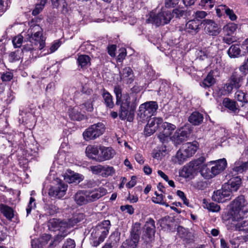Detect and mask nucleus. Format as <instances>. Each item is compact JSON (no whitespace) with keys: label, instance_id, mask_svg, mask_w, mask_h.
<instances>
[{"label":"nucleus","instance_id":"nucleus-1","mask_svg":"<svg viewBox=\"0 0 248 248\" xmlns=\"http://www.w3.org/2000/svg\"><path fill=\"white\" fill-rule=\"evenodd\" d=\"M114 92L116 95V104L120 106L119 116L121 120H126L128 122H132L134 118L136 107L134 105H130L131 98L136 100V94L125 93L122 94V89L119 86H116L114 89Z\"/></svg>","mask_w":248,"mask_h":248},{"label":"nucleus","instance_id":"nucleus-2","mask_svg":"<svg viewBox=\"0 0 248 248\" xmlns=\"http://www.w3.org/2000/svg\"><path fill=\"white\" fill-rule=\"evenodd\" d=\"M228 216L229 220L237 222L248 217V202L243 195L238 196L230 202Z\"/></svg>","mask_w":248,"mask_h":248},{"label":"nucleus","instance_id":"nucleus-3","mask_svg":"<svg viewBox=\"0 0 248 248\" xmlns=\"http://www.w3.org/2000/svg\"><path fill=\"white\" fill-rule=\"evenodd\" d=\"M67 221L61 220L57 218H52L49 220L48 227L50 231H59L58 233L54 239V243L61 241L69 233Z\"/></svg>","mask_w":248,"mask_h":248},{"label":"nucleus","instance_id":"nucleus-4","mask_svg":"<svg viewBox=\"0 0 248 248\" xmlns=\"http://www.w3.org/2000/svg\"><path fill=\"white\" fill-rule=\"evenodd\" d=\"M158 105L155 101H148L141 104L138 112L140 121L142 122L147 120L155 114Z\"/></svg>","mask_w":248,"mask_h":248},{"label":"nucleus","instance_id":"nucleus-5","mask_svg":"<svg viewBox=\"0 0 248 248\" xmlns=\"http://www.w3.org/2000/svg\"><path fill=\"white\" fill-rule=\"evenodd\" d=\"M42 29L38 25L31 26L28 30V35L31 34V40L30 42L37 46V49H42L45 46V38L43 36Z\"/></svg>","mask_w":248,"mask_h":248},{"label":"nucleus","instance_id":"nucleus-6","mask_svg":"<svg viewBox=\"0 0 248 248\" xmlns=\"http://www.w3.org/2000/svg\"><path fill=\"white\" fill-rule=\"evenodd\" d=\"M105 131V126L102 123H98L91 125L87 128L83 133V139L88 141L93 140L101 135H102Z\"/></svg>","mask_w":248,"mask_h":248},{"label":"nucleus","instance_id":"nucleus-7","mask_svg":"<svg viewBox=\"0 0 248 248\" xmlns=\"http://www.w3.org/2000/svg\"><path fill=\"white\" fill-rule=\"evenodd\" d=\"M140 223H135L131 229L129 237L123 242L122 246L125 245L130 248H136L140 240Z\"/></svg>","mask_w":248,"mask_h":248},{"label":"nucleus","instance_id":"nucleus-8","mask_svg":"<svg viewBox=\"0 0 248 248\" xmlns=\"http://www.w3.org/2000/svg\"><path fill=\"white\" fill-rule=\"evenodd\" d=\"M244 76L234 72L228 79L227 82L224 85L223 89L226 93H231L233 88H239L243 82Z\"/></svg>","mask_w":248,"mask_h":248},{"label":"nucleus","instance_id":"nucleus-9","mask_svg":"<svg viewBox=\"0 0 248 248\" xmlns=\"http://www.w3.org/2000/svg\"><path fill=\"white\" fill-rule=\"evenodd\" d=\"M155 232V220L152 218H147L143 228L142 239L147 243L151 242L154 239Z\"/></svg>","mask_w":248,"mask_h":248},{"label":"nucleus","instance_id":"nucleus-10","mask_svg":"<svg viewBox=\"0 0 248 248\" xmlns=\"http://www.w3.org/2000/svg\"><path fill=\"white\" fill-rule=\"evenodd\" d=\"M111 226L109 220H105L99 223L92 232L93 237H101L105 240L108 235Z\"/></svg>","mask_w":248,"mask_h":248},{"label":"nucleus","instance_id":"nucleus-11","mask_svg":"<svg viewBox=\"0 0 248 248\" xmlns=\"http://www.w3.org/2000/svg\"><path fill=\"white\" fill-rule=\"evenodd\" d=\"M57 184L55 186H51L48 191V194L51 197L60 199L63 197L66 193L67 185L61 180L57 181Z\"/></svg>","mask_w":248,"mask_h":248},{"label":"nucleus","instance_id":"nucleus-12","mask_svg":"<svg viewBox=\"0 0 248 248\" xmlns=\"http://www.w3.org/2000/svg\"><path fill=\"white\" fill-rule=\"evenodd\" d=\"M173 18L170 11H161L153 18V23L157 26L168 24Z\"/></svg>","mask_w":248,"mask_h":248},{"label":"nucleus","instance_id":"nucleus-13","mask_svg":"<svg viewBox=\"0 0 248 248\" xmlns=\"http://www.w3.org/2000/svg\"><path fill=\"white\" fill-rule=\"evenodd\" d=\"M89 203L93 202L105 196L107 193L106 189L103 187L85 190Z\"/></svg>","mask_w":248,"mask_h":248},{"label":"nucleus","instance_id":"nucleus-14","mask_svg":"<svg viewBox=\"0 0 248 248\" xmlns=\"http://www.w3.org/2000/svg\"><path fill=\"white\" fill-rule=\"evenodd\" d=\"M190 130L188 126H184L177 130L171 137L172 140L175 144H179L189 136Z\"/></svg>","mask_w":248,"mask_h":248},{"label":"nucleus","instance_id":"nucleus-15","mask_svg":"<svg viewBox=\"0 0 248 248\" xmlns=\"http://www.w3.org/2000/svg\"><path fill=\"white\" fill-rule=\"evenodd\" d=\"M162 119L160 117H155L150 119L145 126L144 132L146 136H150L154 134L157 128H160Z\"/></svg>","mask_w":248,"mask_h":248},{"label":"nucleus","instance_id":"nucleus-16","mask_svg":"<svg viewBox=\"0 0 248 248\" xmlns=\"http://www.w3.org/2000/svg\"><path fill=\"white\" fill-rule=\"evenodd\" d=\"M202 24L204 26L205 32L212 36H217L220 32V28L218 24L211 19H205Z\"/></svg>","mask_w":248,"mask_h":248},{"label":"nucleus","instance_id":"nucleus-17","mask_svg":"<svg viewBox=\"0 0 248 248\" xmlns=\"http://www.w3.org/2000/svg\"><path fill=\"white\" fill-rule=\"evenodd\" d=\"M226 186L223 188L215 191L212 195V199L213 201L218 202H224L231 199V192L226 189Z\"/></svg>","mask_w":248,"mask_h":248},{"label":"nucleus","instance_id":"nucleus-18","mask_svg":"<svg viewBox=\"0 0 248 248\" xmlns=\"http://www.w3.org/2000/svg\"><path fill=\"white\" fill-rule=\"evenodd\" d=\"M200 160H195L191 162L186 165H185L181 170V175L185 178H189L193 175L200 165Z\"/></svg>","mask_w":248,"mask_h":248},{"label":"nucleus","instance_id":"nucleus-19","mask_svg":"<svg viewBox=\"0 0 248 248\" xmlns=\"http://www.w3.org/2000/svg\"><path fill=\"white\" fill-rule=\"evenodd\" d=\"M99 149L101 153L96 159V160L99 162L109 160L112 158L115 155V151L111 147L100 146Z\"/></svg>","mask_w":248,"mask_h":248},{"label":"nucleus","instance_id":"nucleus-20","mask_svg":"<svg viewBox=\"0 0 248 248\" xmlns=\"http://www.w3.org/2000/svg\"><path fill=\"white\" fill-rule=\"evenodd\" d=\"M210 164L212 166V172L214 177L216 175L220 173L225 169L227 166V161L225 158H223L211 161L210 162Z\"/></svg>","mask_w":248,"mask_h":248},{"label":"nucleus","instance_id":"nucleus-21","mask_svg":"<svg viewBox=\"0 0 248 248\" xmlns=\"http://www.w3.org/2000/svg\"><path fill=\"white\" fill-rule=\"evenodd\" d=\"M198 148V143L196 141L187 142L183 144L181 149L184 154L189 158L193 156L196 152Z\"/></svg>","mask_w":248,"mask_h":248},{"label":"nucleus","instance_id":"nucleus-22","mask_svg":"<svg viewBox=\"0 0 248 248\" xmlns=\"http://www.w3.org/2000/svg\"><path fill=\"white\" fill-rule=\"evenodd\" d=\"M177 234L186 243H190L194 241L193 233L182 226L177 228Z\"/></svg>","mask_w":248,"mask_h":248},{"label":"nucleus","instance_id":"nucleus-23","mask_svg":"<svg viewBox=\"0 0 248 248\" xmlns=\"http://www.w3.org/2000/svg\"><path fill=\"white\" fill-rule=\"evenodd\" d=\"M241 184V179L239 176L233 177L230 179L226 186L229 191L232 192L236 191Z\"/></svg>","mask_w":248,"mask_h":248},{"label":"nucleus","instance_id":"nucleus-24","mask_svg":"<svg viewBox=\"0 0 248 248\" xmlns=\"http://www.w3.org/2000/svg\"><path fill=\"white\" fill-rule=\"evenodd\" d=\"M75 202L79 205L88 203L85 190L78 191L74 196Z\"/></svg>","mask_w":248,"mask_h":248},{"label":"nucleus","instance_id":"nucleus-25","mask_svg":"<svg viewBox=\"0 0 248 248\" xmlns=\"http://www.w3.org/2000/svg\"><path fill=\"white\" fill-rule=\"evenodd\" d=\"M233 173L235 172L234 175L239 173H242L243 172L248 170V161L247 162H242L240 160L236 161L234 164L233 167L232 169Z\"/></svg>","mask_w":248,"mask_h":248},{"label":"nucleus","instance_id":"nucleus-26","mask_svg":"<svg viewBox=\"0 0 248 248\" xmlns=\"http://www.w3.org/2000/svg\"><path fill=\"white\" fill-rule=\"evenodd\" d=\"M68 114L71 119L73 120L80 121L84 118V115L79 111L78 107L69 108Z\"/></svg>","mask_w":248,"mask_h":248},{"label":"nucleus","instance_id":"nucleus-27","mask_svg":"<svg viewBox=\"0 0 248 248\" xmlns=\"http://www.w3.org/2000/svg\"><path fill=\"white\" fill-rule=\"evenodd\" d=\"M231 227L232 230L242 232L248 236V220L233 224Z\"/></svg>","mask_w":248,"mask_h":248},{"label":"nucleus","instance_id":"nucleus-28","mask_svg":"<svg viewBox=\"0 0 248 248\" xmlns=\"http://www.w3.org/2000/svg\"><path fill=\"white\" fill-rule=\"evenodd\" d=\"M203 120V115L198 111L193 112L188 118V121L195 125L200 124L202 122Z\"/></svg>","mask_w":248,"mask_h":248},{"label":"nucleus","instance_id":"nucleus-29","mask_svg":"<svg viewBox=\"0 0 248 248\" xmlns=\"http://www.w3.org/2000/svg\"><path fill=\"white\" fill-rule=\"evenodd\" d=\"M188 157L186 156L180 148L175 155L171 158V161L174 164L181 165L184 163Z\"/></svg>","mask_w":248,"mask_h":248},{"label":"nucleus","instance_id":"nucleus-30","mask_svg":"<svg viewBox=\"0 0 248 248\" xmlns=\"http://www.w3.org/2000/svg\"><path fill=\"white\" fill-rule=\"evenodd\" d=\"M99 148L97 146L89 145L86 147L85 153L88 157L95 159L99 155Z\"/></svg>","mask_w":248,"mask_h":248},{"label":"nucleus","instance_id":"nucleus-31","mask_svg":"<svg viewBox=\"0 0 248 248\" xmlns=\"http://www.w3.org/2000/svg\"><path fill=\"white\" fill-rule=\"evenodd\" d=\"M210 162L208 164H202L201 166L200 171L202 175L206 179L213 177V172H212V167Z\"/></svg>","mask_w":248,"mask_h":248},{"label":"nucleus","instance_id":"nucleus-32","mask_svg":"<svg viewBox=\"0 0 248 248\" xmlns=\"http://www.w3.org/2000/svg\"><path fill=\"white\" fill-rule=\"evenodd\" d=\"M102 95L106 106L109 108H113L114 104L112 96L105 89L103 90Z\"/></svg>","mask_w":248,"mask_h":248},{"label":"nucleus","instance_id":"nucleus-33","mask_svg":"<svg viewBox=\"0 0 248 248\" xmlns=\"http://www.w3.org/2000/svg\"><path fill=\"white\" fill-rule=\"evenodd\" d=\"M175 128L176 126L175 125L167 122L163 123L162 121L161 124L160 125L159 131H162L166 133L167 135L170 136Z\"/></svg>","mask_w":248,"mask_h":248},{"label":"nucleus","instance_id":"nucleus-34","mask_svg":"<svg viewBox=\"0 0 248 248\" xmlns=\"http://www.w3.org/2000/svg\"><path fill=\"white\" fill-rule=\"evenodd\" d=\"M200 24L199 20H190L186 24V27L188 32H197L200 29Z\"/></svg>","mask_w":248,"mask_h":248},{"label":"nucleus","instance_id":"nucleus-35","mask_svg":"<svg viewBox=\"0 0 248 248\" xmlns=\"http://www.w3.org/2000/svg\"><path fill=\"white\" fill-rule=\"evenodd\" d=\"M0 211L3 216L8 219H11L14 217L13 209L9 206L1 203L0 204Z\"/></svg>","mask_w":248,"mask_h":248},{"label":"nucleus","instance_id":"nucleus-36","mask_svg":"<svg viewBox=\"0 0 248 248\" xmlns=\"http://www.w3.org/2000/svg\"><path fill=\"white\" fill-rule=\"evenodd\" d=\"M223 106L228 108L231 111L236 113L238 111V108L236 106L235 101L231 100L228 98H225L223 101Z\"/></svg>","mask_w":248,"mask_h":248},{"label":"nucleus","instance_id":"nucleus-37","mask_svg":"<svg viewBox=\"0 0 248 248\" xmlns=\"http://www.w3.org/2000/svg\"><path fill=\"white\" fill-rule=\"evenodd\" d=\"M214 72L210 71L206 77L203 79V81L201 84V86L206 88L210 87L212 86L216 82V79L214 78Z\"/></svg>","mask_w":248,"mask_h":248},{"label":"nucleus","instance_id":"nucleus-38","mask_svg":"<svg viewBox=\"0 0 248 248\" xmlns=\"http://www.w3.org/2000/svg\"><path fill=\"white\" fill-rule=\"evenodd\" d=\"M83 218L84 215L83 214L80 213L74 215L72 218L67 221L68 229H70L77 223L80 222Z\"/></svg>","mask_w":248,"mask_h":248},{"label":"nucleus","instance_id":"nucleus-39","mask_svg":"<svg viewBox=\"0 0 248 248\" xmlns=\"http://www.w3.org/2000/svg\"><path fill=\"white\" fill-rule=\"evenodd\" d=\"M241 49L239 45H232L227 51V53L230 58H236L240 56Z\"/></svg>","mask_w":248,"mask_h":248},{"label":"nucleus","instance_id":"nucleus-40","mask_svg":"<svg viewBox=\"0 0 248 248\" xmlns=\"http://www.w3.org/2000/svg\"><path fill=\"white\" fill-rule=\"evenodd\" d=\"M203 206L210 211L217 212L220 210V206L214 202H208L205 199L203 200Z\"/></svg>","mask_w":248,"mask_h":248},{"label":"nucleus","instance_id":"nucleus-41","mask_svg":"<svg viewBox=\"0 0 248 248\" xmlns=\"http://www.w3.org/2000/svg\"><path fill=\"white\" fill-rule=\"evenodd\" d=\"M219 10L224 11V12L226 14V15L229 16L230 19L234 21L236 19V16L234 14L232 10L230 9L225 5H221L219 6V7L217 9V12Z\"/></svg>","mask_w":248,"mask_h":248},{"label":"nucleus","instance_id":"nucleus-42","mask_svg":"<svg viewBox=\"0 0 248 248\" xmlns=\"http://www.w3.org/2000/svg\"><path fill=\"white\" fill-rule=\"evenodd\" d=\"M77 61L78 65L81 68L86 66L88 64H90V58L86 55H79Z\"/></svg>","mask_w":248,"mask_h":248},{"label":"nucleus","instance_id":"nucleus-43","mask_svg":"<svg viewBox=\"0 0 248 248\" xmlns=\"http://www.w3.org/2000/svg\"><path fill=\"white\" fill-rule=\"evenodd\" d=\"M237 28V24L234 23H229L224 27L223 31L224 33L232 35Z\"/></svg>","mask_w":248,"mask_h":248},{"label":"nucleus","instance_id":"nucleus-44","mask_svg":"<svg viewBox=\"0 0 248 248\" xmlns=\"http://www.w3.org/2000/svg\"><path fill=\"white\" fill-rule=\"evenodd\" d=\"M115 173V170L112 166H103L101 176L107 177L112 175Z\"/></svg>","mask_w":248,"mask_h":248},{"label":"nucleus","instance_id":"nucleus-45","mask_svg":"<svg viewBox=\"0 0 248 248\" xmlns=\"http://www.w3.org/2000/svg\"><path fill=\"white\" fill-rule=\"evenodd\" d=\"M167 154V150L165 147H162L158 150H154L152 156L154 158L158 160L161 159Z\"/></svg>","mask_w":248,"mask_h":248},{"label":"nucleus","instance_id":"nucleus-46","mask_svg":"<svg viewBox=\"0 0 248 248\" xmlns=\"http://www.w3.org/2000/svg\"><path fill=\"white\" fill-rule=\"evenodd\" d=\"M81 110H83V112H85V109L87 111L92 112L93 111V101L91 99L88 100L85 103L80 106Z\"/></svg>","mask_w":248,"mask_h":248},{"label":"nucleus","instance_id":"nucleus-47","mask_svg":"<svg viewBox=\"0 0 248 248\" xmlns=\"http://www.w3.org/2000/svg\"><path fill=\"white\" fill-rule=\"evenodd\" d=\"M173 17L180 18L184 16H187V11L182 9L181 8H175L171 12Z\"/></svg>","mask_w":248,"mask_h":248},{"label":"nucleus","instance_id":"nucleus-48","mask_svg":"<svg viewBox=\"0 0 248 248\" xmlns=\"http://www.w3.org/2000/svg\"><path fill=\"white\" fill-rule=\"evenodd\" d=\"M192 187L197 190H203L206 187L205 182L202 181H198L193 182L192 184Z\"/></svg>","mask_w":248,"mask_h":248},{"label":"nucleus","instance_id":"nucleus-49","mask_svg":"<svg viewBox=\"0 0 248 248\" xmlns=\"http://www.w3.org/2000/svg\"><path fill=\"white\" fill-rule=\"evenodd\" d=\"M215 3V0H201L200 4L205 9H211Z\"/></svg>","mask_w":248,"mask_h":248},{"label":"nucleus","instance_id":"nucleus-50","mask_svg":"<svg viewBox=\"0 0 248 248\" xmlns=\"http://www.w3.org/2000/svg\"><path fill=\"white\" fill-rule=\"evenodd\" d=\"M103 166L101 165H97L95 166H92L90 167V170L93 174L101 175Z\"/></svg>","mask_w":248,"mask_h":248},{"label":"nucleus","instance_id":"nucleus-51","mask_svg":"<svg viewBox=\"0 0 248 248\" xmlns=\"http://www.w3.org/2000/svg\"><path fill=\"white\" fill-rule=\"evenodd\" d=\"M104 239L101 238V237H93L91 235V244L92 246L94 247H97L101 243L104 241Z\"/></svg>","mask_w":248,"mask_h":248},{"label":"nucleus","instance_id":"nucleus-52","mask_svg":"<svg viewBox=\"0 0 248 248\" xmlns=\"http://www.w3.org/2000/svg\"><path fill=\"white\" fill-rule=\"evenodd\" d=\"M120 236L118 232H114L112 233L109 236V240L110 242L108 243V244H111V246L112 245H115L117 244V243L119 241Z\"/></svg>","mask_w":248,"mask_h":248},{"label":"nucleus","instance_id":"nucleus-53","mask_svg":"<svg viewBox=\"0 0 248 248\" xmlns=\"http://www.w3.org/2000/svg\"><path fill=\"white\" fill-rule=\"evenodd\" d=\"M121 75V78H128L133 75V71L129 67H125L123 69Z\"/></svg>","mask_w":248,"mask_h":248},{"label":"nucleus","instance_id":"nucleus-54","mask_svg":"<svg viewBox=\"0 0 248 248\" xmlns=\"http://www.w3.org/2000/svg\"><path fill=\"white\" fill-rule=\"evenodd\" d=\"M163 195L162 194L160 195H157V197H153L152 201L155 203L160 204L161 205H164L166 206H168V204L163 201Z\"/></svg>","mask_w":248,"mask_h":248},{"label":"nucleus","instance_id":"nucleus-55","mask_svg":"<svg viewBox=\"0 0 248 248\" xmlns=\"http://www.w3.org/2000/svg\"><path fill=\"white\" fill-rule=\"evenodd\" d=\"M222 41L223 43L230 45L235 41V38L233 35L224 33Z\"/></svg>","mask_w":248,"mask_h":248},{"label":"nucleus","instance_id":"nucleus-56","mask_svg":"<svg viewBox=\"0 0 248 248\" xmlns=\"http://www.w3.org/2000/svg\"><path fill=\"white\" fill-rule=\"evenodd\" d=\"M179 3V0H165L164 5L167 8H174Z\"/></svg>","mask_w":248,"mask_h":248},{"label":"nucleus","instance_id":"nucleus-57","mask_svg":"<svg viewBox=\"0 0 248 248\" xmlns=\"http://www.w3.org/2000/svg\"><path fill=\"white\" fill-rule=\"evenodd\" d=\"M13 44L15 47H19L21 46L23 42V36L18 35L13 39Z\"/></svg>","mask_w":248,"mask_h":248},{"label":"nucleus","instance_id":"nucleus-58","mask_svg":"<svg viewBox=\"0 0 248 248\" xmlns=\"http://www.w3.org/2000/svg\"><path fill=\"white\" fill-rule=\"evenodd\" d=\"M235 98L240 102H247L246 94L241 91H237L235 94Z\"/></svg>","mask_w":248,"mask_h":248},{"label":"nucleus","instance_id":"nucleus-59","mask_svg":"<svg viewBox=\"0 0 248 248\" xmlns=\"http://www.w3.org/2000/svg\"><path fill=\"white\" fill-rule=\"evenodd\" d=\"M18 51L12 52L9 55V61L10 62H13L18 61L20 59V56L18 55Z\"/></svg>","mask_w":248,"mask_h":248},{"label":"nucleus","instance_id":"nucleus-60","mask_svg":"<svg viewBox=\"0 0 248 248\" xmlns=\"http://www.w3.org/2000/svg\"><path fill=\"white\" fill-rule=\"evenodd\" d=\"M44 4L39 3L37 4L35 6V8L33 10L32 12V14L33 16H37L38 15L43 9L45 7Z\"/></svg>","mask_w":248,"mask_h":248},{"label":"nucleus","instance_id":"nucleus-61","mask_svg":"<svg viewBox=\"0 0 248 248\" xmlns=\"http://www.w3.org/2000/svg\"><path fill=\"white\" fill-rule=\"evenodd\" d=\"M13 75L11 72L3 73L1 75V78L3 81H9L12 79Z\"/></svg>","mask_w":248,"mask_h":248},{"label":"nucleus","instance_id":"nucleus-62","mask_svg":"<svg viewBox=\"0 0 248 248\" xmlns=\"http://www.w3.org/2000/svg\"><path fill=\"white\" fill-rule=\"evenodd\" d=\"M121 209L123 211H126L130 215H132L134 213V209L132 205H126L121 206Z\"/></svg>","mask_w":248,"mask_h":248},{"label":"nucleus","instance_id":"nucleus-63","mask_svg":"<svg viewBox=\"0 0 248 248\" xmlns=\"http://www.w3.org/2000/svg\"><path fill=\"white\" fill-rule=\"evenodd\" d=\"M37 49V46H34L31 44H27V45H24L22 51L23 52H28L31 51V52H33V51L36 50Z\"/></svg>","mask_w":248,"mask_h":248},{"label":"nucleus","instance_id":"nucleus-64","mask_svg":"<svg viewBox=\"0 0 248 248\" xmlns=\"http://www.w3.org/2000/svg\"><path fill=\"white\" fill-rule=\"evenodd\" d=\"M75 241L71 239H68L63 244L62 248H75Z\"/></svg>","mask_w":248,"mask_h":248}]
</instances>
